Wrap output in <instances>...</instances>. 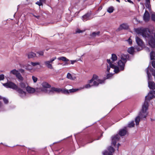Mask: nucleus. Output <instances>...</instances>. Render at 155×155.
Here are the masks:
<instances>
[{
  "label": "nucleus",
  "mask_w": 155,
  "mask_h": 155,
  "mask_svg": "<svg viewBox=\"0 0 155 155\" xmlns=\"http://www.w3.org/2000/svg\"><path fill=\"white\" fill-rule=\"evenodd\" d=\"M136 33L140 34L146 40H148L149 44L151 48L155 47V32L153 34V37L149 28L141 27L136 28Z\"/></svg>",
  "instance_id": "1"
},
{
  "label": "nucleus",
  "mask_w": 155,
  "mask_h": 155,
  "mask_svg": "<svg viewBox=\"0 0 155 155\" xmlns=\"http://www.w3.org/2000/svg\"><path fill=\"white\" fill-rule=\"evenodd\" d=\"M147 97L145 98V101L142 105L141 110L139 112L138 115L136 117V126L138 125L140 120H146L148 114L147 110L149 107L148 102L146 101Z\"/></svg>",
  "instance_id": "2"
},
{
  "label": "nucleus",
  "mask_w": 155,
  "mask_h": 155,
  "mask_svg": "<svg viewBox=\"0 0 155 155\" xmlns=\"http://www.w3.org/2000/svg\"><path fill=\"white\" fill-rule=\"evenodd\" d=\"M3 85L6 88H9L15 90L19 93V96L22 98L26 96V93L24 91V89L18 87L16 84L12 82L8 81L6 83L3 84Z\"/></svg>",
  "instance_id": "3"
},
{
  "label": "nucleus",
  "mask_w": 155,
  "mask_h": 155,
  "mask_svg": "<svg viewBox=\"0 0 155 155\" xmlns=\"http://www.w3.org/2000/svg\"><path fill=\"white\" fill-rule=\"evenodd\" d=\"M111 58L112 60L111 61L109 59L107 60V62L109 65V66H107V71L109 73L110 68H111L114 69L113 71H114L115 73H118L119 72V68L114 65L113 64L114 62L117 59V57L116 55L115 54H112Z\"/></svg>",
  "instance_id": "4"
},
{
  "label": "nucleus",
  "mask_w": 155,
  "mask_h": 155,
  "mask_svg": "<svg viewBox=\"0 0 155 155\" xmlns=\"http://www.w3.org/2000/svg\"><path fill=\"white\" fill-rule=\"evenodd\" d=\"M104 80L98 79V77L96 74H94L92 78L89 81V83L93 82V85L95 86H97L99 84L104 83Z\"/></svg>",
  "instance_id": "5"
},
{
  "label": "nucleus",
  "mask_w": 155,
  "mask_h": 155,
  "mask_svg": "<svg viewBox=\"0 0 155 155\" xmlns=\"http://www.w3.org/2000/svg\"><path fill=\"white\" fill-rule=\"evenodd\" d=\"M41 91H44L45 92V93L48 94H53L54 92H61L63 93V90H62L61 89L58 88L53 87L51 88L50 90H47L46 89H41Z\"/></svg>",
  "instance_id": "6"
},
{
  "label": "nucleus",
  "mask_w": 155,
  "mask_h": 155,
  "mask_svg": "<svg viewBox=\"0 0 155 155\" xmlns=\"http://www.w3.org/2000/svg\"><path fill=\"white\" fill-rule=\"evenodd\" d=\"M42 87H43V88H37L36 89V91H39L40 92V91H43L45 92L44 91H41V89H46L47 90L48 89V88H50L51 86L48 83L46 82H44L42 84Z\"/></svg>",
  "instance_id": "7"
},
{
  "label": "nucleus",
  "mask_w": 155,
  "mask_h": 155,
  "mask_svg": "<svg viewBox=\"0 0 155 155\" xmlns=\"http://www.w3.org/2000/svg\"><path fill=\"white\" fill-rule=\"evenodd\" d=\"M109 152L106 150L103 152L104 155H113L112 153L115 151L114 149L111 146L109 147L108 148Z\"/></svg>",
  "instance_id": "8"
},
{
  "label": "nucleus",
  "mask_w": 155,
  "mask_h": 155,
  "mask_svg": "<svg viewBox=\"0 0 155 155\" xmlns=\"http://www.w3.org/2000/svg\"><path fill=\"white\" fill-rule=\"evenodd\" d=\"M150 94L149 96H145L147 97L146 99V101H148V102L150 100L152 99L153 98L155 97V91L152 90L150 91L149 93Z\"/></svg>",
  "instance_id": "9"
},
{
  "label": "nucleus",
  "mask_w": 155,
  "mask_h": 155,
  "mask_svg": "<svg viewBox=\"0 0 155 155\" xmlns=\"http://www.w3.org/2000/svg\"><path fill=\"white\" fill-rule=\"evenodd\" d=\"M149 70L150 72L152 73L154 71H155V70L151 66L149 67L148 66L146 69L147 73V76L148 79L149 80L150 79V78H151V76L150 73L149 72Z\"/></svg>",
  "instance_id": "10"
},
{
  "label": "nucleus",
  "mask_w": 155,
  "mask_h": 155,
  "mask_svg": "<svg viewBox=\"0 0 155 155\" xmlns=\"http://www.w3.org/2000/svg\"><path fill=\"white\" fill-rule=\"evenodd\" d=\"M119 136L117 134L114 136H113L112 138V143L114 146H115L116 145L117 142L120 139Z\"/></svg>",
  "instance_id": "11"
},
{
  "label": "nucleus",
  "mask_w": 155,
  "mask_h": 155,
  "mask_svg": "<svg viewBox=\"0 0 155 155\" xmlns=\"http://www.w3.org/2000/svg\"><path fill=\"white\" fill-rule=\"evenodd\" d=\"M150 19V15L148 11L146 10L143 16V19L145 22L148 21Z\"/></svg>",
  "instance_id": "12"
},
{
  "label": "nucleus",
  "mask_w": 155,
  "mask_h": 155,
  "mask_svg": "<svg viewBox=\"0 0 155 155\" xmlns=\"http://www.w3.org/2000/svg\"><path fill=\"white\" fill-rule=\"evenodd\" d=\"M126 63L122 61V60H120L118 61V64L120 68L119 71H123L124 69L125 64Z\"/></svg>",
  "instance_id": "13"
},
{
  "label": "nucleus",
  "mask_w": 155,
  "mask_h": 155,
  "mask_svg": "<svg viewBox=\"0 0 155 155\" xmlns=\"http://www.w3.org/2000/svg\"><path fill=\"white\" fill-rule=\"evenodd\" d=\"M151 78H150V79L148 80V86L150 89L154 90L155 89V83L153 81H150V80H151Z\"/></svg>",
  "instance_id": "14"
},
{
  "label": "nucleus",
  "mask_w": 155,
  "mask_h": 155,
  "mask_svg": "<svg viewBox=\"0 0 155 155\" xmlns=\"http://www.w3.org/2000/svg\"><path fill=\"white\" fill-rule=\"evenodd\" d=\"M121 60L122 61L126 62L127 60H129L130 59H129V55L127 54H122L120 56Z\"/></svg>",
  "instance_id": "15"
},
{
  "label": "nucleus",
  "mask_w": 155,
  "mask_h": 155,
  "mask_svg": "<svg viewBox=\"0 0 155 155\" xmlns=\"http://www.w3.org/2000/svg\"><path fill=\"white\" fill-rule=\"evenodd\" d=\"M91 13H87L82 16V19L84 21L91 19Z\"/></svg>",
  "instance_id": "16"
},
{
  "label": "nucleus",
  "mask_w": 155,
  "mask_h": 155,
  "mask_svg": "<svg viewBox=\"0 0 155 155\" xmlns=\"http://www.w3.org/2000/svg\"><path fill=\"white\" fill-rule=\"evenodd\" d=\"M127 127H124V128L120 130L119 132V134L121 136H124L127 133Z\"/></svg>",
  "instance_id": "17"
},
{
  "label": "nucleus",
  "mask_w": 155,
  "mask_h": 155,
  "mask_svg": "<svg viewBox=\"0 0 155 155\" xmlns=\"http://www.w3.org/2000/svg\"><path fill=\"white\" fill-rule=\"evenodd\" d=\"M78 89H72L69 90L64 89L63 91V93L65 94H68L70 93H73L78 91Z\"/></svg>",
  "instance_id": "18"
},
{
  "label": "nucleus",
  "mask_w": 155,
  "mask_h": 155,
  "mask_svg": "<svg viewBox=\"0 0 155 155\" xmlns=\"http://www.w3.org/2000/svg\"><path fill=\"white\" fill-rule=\"evenodd\" d=\"M136 43L142 48L144 45V42L141 39L137 37H136Z\"/></svg>",
  "instance_id": "19"
},
{
  "label": "nucleus",
  "mask_w": 155,
  "mask_h": 155,
  "mask_svg": "<svg viewBox=\"0 0 155 155\" xmlns=\"http://www.w3.org/2000/svg\"><path fill=\"white\" fill-rule=\"evenodd\" d=\"M26 91L29 93H33L35 91L38 92L36 91V90H35L34 88L29 86H27L26 87Z\"/></svg>",
  "instance_id": "20"
},
{
  "label": "nucleus",
  "mask_w": 155,
  "mask_h": 155,
  "mask_svg": "<svg viewBox=\"0 0 155 155\" xmlns=\"http://www.w3.org/2000/svg\"><path fill=\"white\" fill-rule=\"evenodd\" d=\"M128 28V26L126 24H123L121 25L118 29L120 30L122 29H127Z\"/></svg>",
  "instance_id": "21"
},
{
  "label": "nucleus",
  "mask_w": 155,
  "mask_h": 155,
  "mask_svg": "<svg viewBox=\"0 0 155 155\" xmlns=\"http://www.w3.org/2000/svg\"><path fill=\"white\" fill-rule=\"evenodd\" d=\"M27 55L29 58H33L36 56V54L33 52L28 53Z\"/></svg>",
  "instance_id": "22"
},
{
  "label": "nucleus",
  "mask_w": 155,
  "mask_h": 155,
  "mask_svg": "<svg viewBox=\"0 0 155 155\" xmlns=\"http://www.w3.org/2000/svg\"><path fill=\"white\" fill-rule=\"evenodd\" d=\"M44 63L46 66L48 68L50 69H52L53 68L52 65L51 64V63L48 61H45Z\"/></svg>",
  "instance_id": "23"
},
{
  "label": "nucleus",
  "mask_w": 155,
  "mask_h": 155,
  "mask_svg": "<svg viewBox=\"0 0 155 155\" xmlns=\"http://www.w3.org/2000/svg\"><path fill=\"white\" fill-rule=\"evenodd\" d=\"M150 57L151 60L155 59V52L153 51H152L150 53Z\"/></svg>",
  "instance_id": "24"
},
{
  "label": "nucleus",
  "mask_w": 155,
  "mask_h": 155,
  "mask_svg": "<svg viewBox=\"0 0 155 155\" xmlns=\"http://www.w3.org/2000/svg\"><path fill=\"white\" fill-rule=\"evenodd\" d=\"M58 59L59 60H61L62 61L64 62H67L69 61V60L64 57H59L58 58Z\"/></svg>",
  "instance_id": "25"
},
{
  "label": "nucleus",
  "mask_w": 155,
  "mask_h": 155,
  "mask_svg": "<svg viewBox=\"0 0 155 155\" xmlns=\"http://www.w3.org/2000/svg\"><path fill=\"white\" fill-rule=\"evenodd\" d=\"M16 76L17 78L19 80L23 81L24 79V78L22 76L21 74L19 73H18Z\"/></svg>",
  "instance_id": "26"
},
{
  "label": "nucleus",
  "mask_w": 155,
  "mask_h": 155,
  "mask_svg": "<svg viewBox=\"0 0 155 155\" xmlns=\"http://www.w3.org/2000/svg\"><path fill=\"white\" fill-rule=\"evenodd\" d=\"M19 85L20 87H21V88H22V89H24L25 88H26L27 87V85L25 83L21 82L19 84Z\"/></svg>",
  "instance_id": "27"
},
{
  "label": "nucleus",
  "mask_w": 155,
  "mask_h": 155,
  "mask_svg": "<svg viewBox=\"0 0 155 155\" xmlns=\"http://www.w3.org/2000/svg\"><path fill=\"white\" fill-rule=\"evenodd\" d=\"M67 78L68 79L72 80H74L76 78L75 77H74V78H73L71 74L69 73H68L67 74Z\"/></svg>",
  "instance_id": "28"
},
{
  "label": "nucleus",
  "mask_w": 155,
  "mask_h": 155,
  "mask_svg": "<svg viewBox=\"0 0 155 155\" xmlns=\"http://www.w3.org/2000/svg\"><path fill=\"white\" fill-rule=\"evenodd\" d=\"M135 125L134 122L133 121H132L129 122L128 124V127L131 128L133 127Z\"/></svg>",
  "instance_id": "29"
},
{
  "label": "nucleus",
  "mask_w": 155,
  "mask_h": 155,
  "mask_svg": "<svg viewBox=\"0 0 155 155\" xmlns=\"http://www.w3.org/2000/svg\"><path fill=\"white\" fill-rule=\"evenodd\" d=\"M114 10V8L112 6L109 7L107 9V12L109 13H111L113 12Z\"/></svg>",
  "instance_id": "30"
},
{
  "label": "nucleus",
  "mask_w": 155,
  "mask_h": 155,
  "mask_svg": "<svg viewBox=\"0 0 155 155\" xmlns=\"http://www.w3.org/2000/svg\"><path fill=\"white\" fill-rule=\"evenodd\" d=\"M140 1V0H137ZM146 1V6L147 8H149L150 5V0H145Z\"/></svg>",
  "instance_id": "31"
},
{
  "label": "nucleus",
  "mask_w": 155,
  "mask_h": 155,
  "mask_svg": "<svg viewBox=\"0 0 155 155\" xmlns=\"http://www.w3.org/2000/svg\"><path fill=\"white\" fill-rule=\"evenodd\" d=\"M100 33V31H97V32H93L91 34V35L93 37H95L97 35H98Z\"/></svg>",
  "instance_id": "32"
},
{
  "label": "nucleus",
  "mask_w": 155,
  "mask_h": 155,
  "mask_svg": "<svg viewBox=\"0 0 155 155\" xmlns=\"http://www.w3.org/2000/svg\"><path fill=\"white\" fill-rule=\"evenodd\" d=\"M134 49H128L127 52L130 54H133L134 52Z\"/></svg>",
  "instance_id": "33"
},
{
  "label": "nucleus",
  "mask_w": 155,
  "mask_h": 155,
  "mask_svg": "<svg viewBox=\"0 0 155 155\" xmlns=\"http://www.w3.org/2000/svg\"><path fill=\"white\" fill-rule=\"evenodd\" d=\"M30 64L33 66H35L37 65H39L40 64V63L39 62H31Z\"/></svg>",
  "instance_id": "34"
},
{
  "label": "nucleus",
  "mask_w": 155,
  "mask_h": 155,
  "mask_svg": "<svg viewBox=\"0 0 155 155\" xmlns=\"http://www.w3.org/2000/svg\"><path fill=\"white\" fill-rule=\"evenodd\" d=\"M18 72L15 69H14L11 71V73L16 75Z\"/></svg>",
  "instance_id": "35"
},
{
  "label": "nucleus",
  "mask_w": 155,
  "mask_h": 155,
  "mask_svg": "<svg viewBox=\"0 0 155 155\" xmlns=\"http://www.w3.org/2000/svg\"><path fill=\"white\" fill-rule=\"evenodd\" d=\"M94 86V85H91L89 84H86L85 85H84L82 88L83 89L84 88H89L90 87H91V86Z\"/></svg>",
  "instance_id": "36"
},
{
  "label": "nucleus",
  "mask_w": 155,
  "mask_h": 155,
  "mask_svg": "<svg viewBox=\"0 0 155 155\" xmlns=\"http://www.w3.org/2000/svg\"><path fill=\"white\" fill-rule=\"evenodd\" d=\"M151 19L152 21L155 22V13L151 14Z\"/></svg>",
  "instance_id": "37"
},
{
  "label": "nucleus",
  "mask_w": 155,
  "mask_h": 155,
  "mask_svg": "<svg viewBox=\"0 0 155 155\" xmlns=\"http://www.w3.org/2000/svg\"><path fill=\"white\" fill-rule=\"evenodd\" d=\"M126 41L128 42V43L130 45L132 44V40L130 38L128 40H126Z\"/></svg>",
  "instance_id": "38"
},
{
  "label": "nucleus",
  "mask_w": 155,
  "mask_h": 155,
  "mask_svg": "<svg viewBox=\"0 0 155 155\" xmlns=\"http://www.w3.org/2000/svg\"><path fill=\"white\" fill-rule=\"evenodd\" d=\"M3 101L5 104H7L8 103V101L7 99L4 97L3 98Z\"/></svg>",
  "instance_id": "39"
},
{
  "label": "nucleus",
  "mask_w": 155,
  "mask_h": 155,
  "mask_svg": "<svg viewBox=\"0 0 155 155\" xmlns=\"http://www.w3.org/2000/svg\"><path fill=\"white\" fill-rule=\"evenodd\" d=\"M37 53L39 55L43 56L44 54V52L43 51H38Z\"/></svg>",
  "instance_id": "40"
},
{
  "label": "nucleus",
  "mask_w": 155,
  "mask_h": 155,
  "mask_svg": "<svg viewBox=\"0 0 155 155\" xmlns=\"http://www.w3.org/2000/svg\"><path fill=\"white\" fill-rule=\"evenodd\" d=\"M84 31L81 30L80 29H77L76 31V33H80L83 32Z\"/></svg>",
  "instance_id": "41"
},
{
  "label": "nucleus",
  "mask_w": 155,
  "mask_h": 155,
  "mask_svg": "<svg viewBox=\"0 0 155 155\" xmlns=\"http://www.w3.org/2000/svg\"><path fill=\"white\" fill-rule=\"evenodd\" d=\"M32 78L34 83L36 82L37 81V78L36 77H35V76H32Z\"/></svg>",
  "instance_id": "42"
},
{
  "label": "nucleus",
  "mask_w": 155,
  "mask_h": 155,
  "mask_svg": "<svg viewBox=\"0 0 155 155\" xmlns=\"http://www.w3.org/2000/svg\"><path fill=\"white\" fill-rule=\"evenodd\" d=\"M4 79V75L3 74L0 75V81L3 80Z\"/></svg>",
  "instance_id": "43"
},
{
  "label": "nucleus",
  "mask_w": 155,
  "mask_h": 155,
  "mask_svg": "<svg viewBox=\"0 0 155 155\" xmlns=\"http://www.w3.org/2000/svg\"><path fill=\"white\" fill-rule=\"evenodd\" d=\"M113 75V74L112 73H108L107 75V78H110Z\"/></svg>",
  "instance_id": "44"
},
{
  "label": "nucleus",
  "mask_w": 155,
  "mask_h": 155,
  "mask_svg": "<svg viewBox=\"0 0 155 155\" xmlns=\"http://www.w3.org/2000/svg\"><path fill=\"white\" fill-rule=\"evenodd\" d=\"M35 4L37 5H38L39 6L42 5V3L41 2H36Z\"/></svg>",
  "instance_id": "45"
},
{
  "label": "nucleus",
  "mask_w": 155,
  "mask_h": 155,
  "mask_svg": "<svg viewBox=\"0 0 155 155\" xmlns=\"http://www.w3.org/2000/svg\"><path fill=\"white\" fill-rule=\"evenodd\" d=\"M32 14V15L33 16L35 17L37 19H39V18H40V16L39 15H35L34 14Z\"/></svg>",
  "instance_id": "46"
},
{
  "label": "nucleus",
  "mask_w": 155,
  "mask_h": 155,
  "mask_svg": "<svg viewBox=\"0 0 155 155\" xmlns=\"http://www.w3.org/2000/svg\"><path fill=\"white\" fill-rule=\"evenodd\" d=\"M152 66L155 68V61H153L152 63Z\"/></svg>",
  "instance_id": "47"
},
{
  "label": "nucleus",
  "mask_w": 155,
  "mask_h": 155,
  "mask_svg": "<svg viewBox=\"0 0 155 155\" xmlns=\"http://www.w3.org/2000/svg\"><path fill=\"white\" fill-rule=\"evenodd\" d=\"M126 2H129V3H131L132 4H133V2L130 0H125Z\"/></svg>",
  "instance_id": "48"
},
{
  "label": "nucleus",
  "mask_w": 155,
  "mask_h": 155,
  "mask_svg": "<svg viewBox=\"0 0 155 155\" xmlns=\"http://www.w3.org/2000/svg\"><path fill=\"white\" fill-rule=\"evenodd\" d=\"M151 73L152 75L155 77V71H154L152 73Z\"/></svg>",
  "instance_id": "49"
},
{
  "label": "nucleus",
  "mask_w": 155,
  "mask_h": 155,
  "mask_svg": "<svg viewBox=\"0 0 155 155\" xmlns=\"http://www.w3.org/2000/svg\"><path fill=\"white\" fill-rule=\"evenodd\" d=\"M56 59V57H54L53 58H52L51 59L54 61L55 59Z\"/></svg>",
  "instance_id": "50"
},
{
  "label": "nucleus",
  "mask_w": 155,
  "mask_h": 155,
  "mask_svg": "<svg viewBox=\"0 0 155 155\" xmlns=\"http://www.w3.org/2000/svg\"><path fill=\"white\" fill-rule=\"evenodd\" d=\"M120 145V144L119 143H118L117 144V150L118 151V148L119 146Z\"/></svg>",
  "instance_id": "51"
},
{
  "label": "nucleus",
  "mask_w": 155,
  "mask_h": 155,
  "mask_svg": "<svg viewBox=\"0 0 155 155\" xmlns=\"http://www.w3.org/2000/svg\"><path fill=\"white\" fill-rule=\"evenodd\" d=\"M48 61L50 63H52L54 61L50 59L49 61Z\"/></svg>",
  "instance_id": "52"
},
{
  "label": "nucleus",
  "mask_w": 155,
  "mask_h": 155,
  "mask_svg": "<svg viewBox=\"0 0 155 155\" xmlns=\"http://www.w3.org/2000/svg\"><path fill=\"white\" fill-rule=\"evenodd\" d=\"M40 1L41 2H45V0H40Z\"/></svg>",
  "instance_id": "53"
},
{
  "label": "nucleus",
  "mask_w": 155,
  "mask_h": 155,
  "mask_svg": "<svg viewBox=\"0 0 155 155\" xmlns=\"http://www.w3.org/2000/svg\"><path fill=\"white\" fill-rule=\"evenodd\" d=\"M142 49H136V51H139L141 50Z\"/></svg>",
  "instance_id": "54"
},
{
  "label": "nucleus",
  "mask_w": 155,
  "mask_h": 155,
  "mask_svg": "<svg viewBox=\"0 0 155 155\" xmlns=\"http://www.w3.org/2000/svg\"><path fill=\"white\" fill-rule=\"evenodd\" d=\"M68 63L66 62V63H65V64L63 65H68Z\"/></svg>",
  "instance_id": "55"
},
{
  "label": "nucleus",
  "mask_w": 155,
  "mask_h": 155,
  "mask_svg": "<svg viewBox=\"0 0 155 155\" xmlns=\"http://www.w3.org/2000/svg\"><path fill=\"white\" fill-rule=\"evenodd\" d=\"M147 50V51L148 52H149L150 51V49H146Z\"/></svg>",
  "instance_id": "56"
},
{
  "label": "nucleus",
  "mask_w": 155,
  "mask_h": 155,
  "mask_svg": "<svg viewBox=\"0 0 155 155\" xmlns=\"http://www.w3.org/2000/svg\"><path fill=\"white\" fill-rule=\"evenodd\" d=\"M134 48L133 47H131L129 48Z\"/></svg>",
  "instance_id": "57"
},
{
  "label": "nucleus",
  "mask_w": 155,
  "mask_h": 155,
  "mask_svg": "<svg viewBox=\"0 0 155 155\" xmlns=\"http://www.w3.org/2000/svg\"><path fill=\"white\" fill-rule=\"evenodd\" d=\"M117 1L120 2V0H116Z\"/></svg>",
  "instance_id": "58"
},
{
  "label": "nucleus",
  "mask_w": 155,
  "mask_h": 155,
  "mask_svg": "<svg viewBox=\"0 0 155 155\" xmlns=\"http://www.w3.org/2000/svg\"><path fill=\"white\" fill-rule=\"evenodd\" d=\"M2 99V97L0 96V100Z\"/></svg>",
  "instance_id": "59"
},
{
  "label": "nucleus",
  "mask_w": 155,
  "mask_h": 155,
  "mask_svg": "<svg viewBox=\"0 0 155 155\" xmlns=\"http://www.w3.org/2000/svg\"><path fill=\"white\" fill-rule=\"evenodd\" d=\"M151 121H153V120L151 118Z\"/></svg>",
  "instance_id": "60"
},
{
  "label": "nucleus",
  "mask_w": 155,
  "mask_h": 155,
  "mask_svg": "<svg viewBox=\"0 0 155 155\" xmlns=\"http://www.w3.org/2000/svg\"><path fill=\"white\" fill-rule=\"evenodd\" d=\"M134 30L135 31H136V28H134Z\"/></svg>",
  "instance_id": "61"
},
{
  "label": "nucleus",
  "mask_w": 155,
  "mask_h": 155,
  "mask_svg": "<svg viewBox=\"0 0 155 155\" xmlns=\"http://www.w3.org/2000/svg\"><path fill=\"white\" fill-rule=\"evenodd\" d=\"M93 141H91V142H89L88 143H91Z\"/></svg>",
  "instance_id": "62"
},
{
  "label": "nucleus",
  "mask_w": 155,
  "mask_h": 155,
  "mask_svg": "<svg viewBox=\"0 0 155 155\" xmlns=\"http://www.w3.org/2000/svg\"><path fill=\"white\" fill-rule=\"evenodd\" d=\"M21 71H22L21 72L24 71V70H22Z\"/></svg>",
  "instance_id": "63"
},
{
  "label": "nucleus",
  "mask_w": 155,
  "mask_h": 155,
  "mask_svg": "<svg viewBox=\"0 0 155 155\" xmlns=\"http://www.w3.org/2000/svg\"><path fill=\"white\" fill-rule=\"evenodd\" d=\"M134 120H135V121H136V118H135Z\"/></svg>",
  "instance_id": "64"
}]
</instances>
